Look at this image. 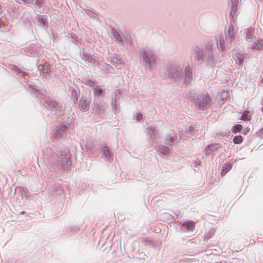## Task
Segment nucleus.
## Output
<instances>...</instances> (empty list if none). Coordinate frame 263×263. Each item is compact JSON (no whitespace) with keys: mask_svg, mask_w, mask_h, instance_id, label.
Segmentation results:
<instances>
[{"mask_svg":"<svg viewBox=\"0 0 263 263\" xmlns=\"http://www.w3.org/2000/svg\"><path fill=\"white\" fill-rule=\"evenodd\" d=\"M45 103L47 106V108L50 110H55L59 112L62 111V105H59L57 101L52 100L50 97L45 99Z\"/></svg>","mask_w":263,"mask_h":263,"instance_id":"423d86ee","label":"nucleus"},{"mask_svg":"<svg viewBox=\"0 0 263 263\" xmlns=\"http://www.w3.org/2000/svg\"><path fill=\"white\" fill-rule=\"evenodd\" d=\"M36 21L38 25L45 29L48 27V16L46 15L37 14L36 16Z\"/></svg>","mask_w":263,"mask_h":263,"instance_id":"9b49d317","label":"nucleus"},{"mask_svg":"<svg viewBox=\"0 0 263 263\" xmlns=\"http://www.w3.org/2000/svg\"><path fill=\"white\" fill-rule=\"evenodd\" d=\"M102 152L103 156L106 159V160H109L111 158V153L108 147L106 145H104L102 148Z\"/></svg>","mask_w":263,"mask_h":263,"instance_id":"cd10ccee","label":"nucleus"},{"mask_svg":"<svg viewBox=\"0 0 263 263\" xmlns=\"http://www.w3.org/2000/svg\"><path fill=\"white\" fill-rule=\"evenodd\" d=\"M7 12L13 19L17 18L20 14L18 8L16 7L8 8Z\"/></svg>","mask_w":263,"mask_h":263,"instance_id":"f3484780","label":"nucleus"},{"mask_svg":"<svg viewBox=\"0 0 263 263\" xmlns=\"http://www.w3.org/2000/svg\"><path fill=\"white\" fill-rule=\"evenodd\" d=\"M221 147V145L219 143H212L208 145L205 147V151L206 155L211 154L212 153L217 151Z\"/></svg>","mask_w":263,"mask_h":263,"instance_id":"4468645a","label":"nucleus"},{"mask_svg":"<svg viewBox=\"0 0 263 263\" xmlns=\"http://www.w3.org/2000/svg\"><path fill=\"white\" fill-rule=\"evenodd\" d=\"M166 74L164 79H169L175 83H179L183 78L184 73L182 68L177 65L171 64L166 66Z\"/></svg>","mask_w":263,"mask_h":263,"instance_id":"7ed1b4c3","label":"nucleus"},{"mask_svg":"<svg viewBox=\"0 0 263 263\" xmlns=\"http://www.w3.org/2000/svg\"><path fill=\"white\" fill-rule=\"evenodd\" d=\"M233 165L231 163H224L221 169V176H224L226 175V174L229 172L232 168Z\"/></svg>","mask_w":263,"mask_h":263,"instance_id":"b1692460","label":"nucleus"},{"mask_svg":"<svg viewBox=\"0 0 263 263\" xmlns=\"http://www.w3.org/2000/svg\"><path fill=\"white\" fill-rule=\"evenodd\" d=\"M111 33L114 36L115 39H116V41L118 42L121 45H123V41L121 37L120 33L118 32V31L114 28H111Z\"/></svg>","mask_w":263,"mask_h":263,"instance_id":"4be33fe9","label":"nucleus"},{"mask_svg":"<svg viewBox=\"0 0 263 263\" xmlns=\"http://www.w3.org/2000/svg\"><path fill=\"white\" fill-rule=\"evenodd\" d=\"M33 5L37 8L41 9L44 5V0H34Z\"/></svg>","mask_w":263,"mask_h":263,"instance_id":"e433bc0d","label":"nucleus"},{"mask_svg":"<svg viewBox=\"0 0 263 263\" xmlns=\"http://www.w3.org/2000/svg\"><path fill=\"white\" fill-rule=\"evenodd\" d=\"M84 51V48H82V50L80 51V54L82 60L85 62H88V63L92 64H95L96 63H98V61L93 58L91 54H87L85 52H82V51Z\"/></svg>","mask_w":263,"mask_h":263,"instance_id":"ddd939ff","label":"nucleus"},{"mask_svg":"<svg viewBox=\"0 0 263 263\" xmlns=\"http://www.w3.org/2000/svg\"><path fill=\"white\" fill-rule=\"evenodd\" d=\"M249 114V111H248V110L244 111L242 112L240 119L241 120H243V121H250L251 120V117Z\"/></svg>","mask_w":263,"mask_h":263,"instance_id":"2f4dec72","label":"nucleus"},{"mask_svg":"<svg viewBox=\"0 0 263 263\" xmlns=\"http://www.w3.org/2000/svg\"><path fill=\"white\" fill-rule=\"evenodd\" d=\"M69 90L71 91V96L70 98V100L73 102V106L74 105L76 104V103L78 101V92L75 89L71 88V87L69 88Z\"/></svg>","mask_w":263,"mask_h":263,"instance_id":"a878e982","label":"nucleus"},{"mask_svg":"<svg viewBox=\"0 0 263 263\" xmlns=\"http://www.w3.org/2000/svg\"><path fill=\"white\" fill-rule=\"evenodd\" d=\"M26 189L22 186L17 187L15 189L14 192L16 193L17 192H20L21 193V196H23V193L25 192Z\"/></svg>","mask_w":263,"mask_h":263,"instance_id":"a19ab883","label":"nucleus"},{"mask_svg":"<svg viewBox=\"0 0 263 263\" xmlns=\"http://www.w3.org/2000/svg\"><path fill=\"white\" fill-rule=\"evenodd\" d=\"M71 156L70 151L68 148H64L61 152L58 162L60 163L61 167L63 170L70 168L71 166Z\"/></svg>","mask_w":263,"mask_h":263,"instance_id":"39448f33","label":"nucleus"},{"mask_svg":"<svg viewBox=\"0 0 263 263\" xmlns=\"http://www.w3.org/2000/svg\"><path fill=\"white\" fill-rule=\"evenodd\" d=\"M38 70L40 72V76L43 78L47 79L49 78L51 74L50 66L49 64L46 62L44 65H42V69H39L38 67Z\"/></svg>","mask_w":263,"mask_h":263,"instance_id":"6e6552de","label":"nucleus"},{"mask_svg":"<svg viewBox=\"0 0 263 263\" xmlns=\"http://www.w3.org/2000/svg\"><path fill=\"white\" fill-rule=\"evenodd\" d=\"M243 141V137L241 135H237L235 136L233 139V141L235 144H240Z\"/></svg>","mask_w":263,"mask_h":263,"instance_id":"4c0bfd02","label":"nucleus"},{"mask_svg":"<svg viewBox=\"0 0 263 263\" xmlns=\"http://www.w3.org/2000/svg\"><path fill=\"white\" fill-rule=\"evenodd\" d=\"M261 83H263V78L261 79Z\"/></svg>","mask_w":263,"mask_h":263,"instance_id":"bf43d9fd","label":"nucleus"},{"mask_svg":"<svg viewBox=\"0 0 263 263\" xmlns=\"http://www.w3.org/2000/svg\"><path fill=\"white\" fill-rule=\"evenodd\" d=\"M244 56L241 53L236 55V63L239 66L242 67L243 63Z\"/></svg>","mask_w":263,"mask_h":263,"instance_id":"c85d7f7f","label":"nucleus"},{"mask_svg":"<svg viewBox=\"0 0 263 263\" xmlns=\"http://www.w3.org/2000/svg\"><path fill=\"white\" fill-rule=\"evenodd\" d=\"M67 128V127L65 124L60 125L59 127H57L54 133L55 138H59L61 137L63 133L65 132Z\"/></svg>","mask_w":263,"mask_h":263,"instance_id":"aec40b11","label":"nucleus"},{"mask_svg":"<svg viewBox=\"0 0 263 263\" xmlns=\"http://www.w3.org/2000/svg\"><path fill=\"white\" fill-rule=\"evenodd\" d=\"M219 45L220 48L222 51H224L225 50V46H224V40L223 39V37L222 36H220L219 37Z\"/></svg>","mask_w":263,"mask_h":263,"instance_id":"58836bf2","label":"nucleus"},{"mask_svg":"<svg viewBox=\"0 0 263 263\" xmlns=\"http://www.w3.org/2000/svg\"><path fill=\"white\" fill-rule=\"evenodd\" d=\"M228 96V91H223L221 94L222 99H223L224 97L225 98H226Z\"/></svg>","mask_w":263,"mask_h":263,"instance_id":"de8ad7c7","label":"nucleus"},{"mask_svg":"<svg viewBox=\"0 0 263 263\" xmlns=\"http://www.w3.org/2000/svg\"><path fill=\"white\" fill-rule=\"evenodd\" d=\"M85 84L89 86H92L93 85H94L95 82L89 79H87L86 80Z\"/></svg>","mask_w":263,"mask_h":263,"instance_id":"c03bdc74","label":"nucleus"},{"mask_svg":"<svg viewBox=\"0 0 263 263\" xmlns=\"http://www.w3.org/2000/svg\"><path fill=\"white\" fill-rule=\"evenodd\" d=\"M261 111L263 112V106L261 108Z\"/></svg>","mask_w":263,"mask_h":263,"instance_id":"052dcab7","label":"nucleus"},{"mask_svg":"<svg viewBox=\"0 0 263 263\" xmlns=\"http://www.w3.org/2000/svg\"><path fill=\"white\" fill-rule=\"evenodd\" d=\"M193 80V70L190 65H187L184 69V83L187 86Z\"/></svg>","mask_w":263,"mask_h":263,"instance_id":"1a4fd4ad","label":"nucleus"},{"mask_svg":"<svg viewBox=\"0 0 263 263\" xmlns=\"http://www.w3.org/2000/svg\"><path fill=\"white\" fill-rule=\"evenodd\" d=\"M12 69L17 73L21 74V76L22 77H24L27 74L26 72L22 71L17 66L13 65Z\"/></svg>","mask_w":263,"mask_h":263,"instance_id":"c9c22d12","label":"nucleus"},{"mask_svg":"<svg viewBox=\"0 0 263 263\" xmlns=\"http://www.w3.org/2000/svg\"><path fill=\"white\" fill-rule=\"evenodd\" d=\"M253 48L257 50L263 49V41L259 40L257 41V42H254L253 44Z\"/></svg>","mask_w":263,"mask_h":263,"instance_id":"c756f323","label":"nucleus"},{"mask_svg":"<svg viewBox=\"0 0 263 263\" xmlns=\"http://www.w3.org/2000/svg\"><path fill=\"white\" fill-rule=\"evenodd\" d=\"M249 130H250L249 128L248 127H247V128H245V129L243 130V132H242V134H243V135H247V134L249 133Z\"/></svg>","mask_w":263,"mask_h":263,"instance_id":"3c124183","label":"nucleus"},{"mask_svg":"<svg viewBox=\"0 0 263 263\" xmlns=\"http://www.w3.org/2000/svg\"><path fill=\"white\" fill-rule=\"evenodd\" d=\"M100 68L101 69V72H103L104 73L114 74L116 72L114 67H112L109 64L106 63L101 64Z\"/></svg>","mask_w":263,"mask_h":263,"instance_id":"2eb2a0df","label":"nucleus"},{"mask_svg":"<svg viewBox=\"0 0 263 263\" xmlns=\"http://www.w3.org/2000/svg\"><path fill=\"white\" fill-rule=\"evenodd\" d=\"M94 95L97 97H102L104 95V92L99 86H97L93 90Z\"/></svg>","mask_w":263,"mask_h":263,"instance_id":"7c9ffc66","label":"nucleus"},{"mask_svg":"<svg viewBox=\"0 0 263 263\" xmlns=\"http://www.w3.org/2000/svg\"><path fill=\"white\" fill-rule=\"evenodd\" d=\"M139 58L142 62L143 65L149 70H152V66L157 61V55L151 50L141 49L139 50Z\"/></svg>","mask_w":263,"mask_h":263,"instance_id":"20e7f679","label":"nucleus"},{"mask_svg":"<svg viewBox=\"0 0 263 263\" xmlns=\"http://www.w3.org/2000/svg\"><path fill=\"white\" fill-rule=\"evenodd\" d=\"M254 32V29L252 28H249L246 31V39L251 40L253 37V33Z\"/></svg>","mask_w":263,"mask_h":263,"instance_id":"72a5a7b5","label":"nucleus"},{"mask_svg":"<svg viewBox=\"0 0 263 263\" xmlns=\"http://www.w3.org/2000/svg\"><path fill=\"white\" fill-rule=\"evenodd\" d=\"M194 127L192 125H191L189 127V128L187 129V132L192 135L194 134Z\"/></svg>","mask_w":263,"mask_h":263,"instance_id":"a18cd8bd","label":"nucleus"},{"mask_svg":"<svg viewBox=\"0 0 263 263\" xmlns=\"http://www.w3.org/2000/svg\"><path fill=\"white\" fill-rule=\"evenodd\" d=\"M182 226L186 229L187 231H193L195 229V223L193 221L189 220L183 222Z\"/></svg>","mask_w":263,"mask_h":263,"instance_id":"bb28decb","label":"nucleus"},{"mask_svg":"<svg viewBox=\"0 0 263 263\" xmlns=\"http://www.w3.org/2000/svg\"><path fill=\"white\" fill-rule=\"evenodd\" d=\"M156 150L160 154L164 155H168L170 152V148L164 145H159L157 147Z\"/></svg>","mask_w":263,"mask_h":263,"instance_id":"5701e85b","label":"nucleus"},{"mask_svg":"<svg viewBox=\"0 0 263 263\" xmlns=\"http://www.w3.org/2000/svg\"><path fill=\"white\" fill-rule=\"evenodd\" d=\"M257 135L260 138L263 137V127L261 129L258 130V131L257 132Z\"/></svg>","mask_w":263,"mask_h":263,"instance_id":"49530a36","label":"nucleus"},{"mask_svg":"<svg viewBox=\"0 0 263 263\" xmlns=\"http://www.w3.org/2000/svg\"><path fill=\"white\" fill-rule=\"evenodd\" d=\"M116 91V92H120V91H119V90L118 89H117Z\"/></svg>","mask_w":263,"mask_h":263,"instance_id":"13d9d810","label":"nucleus"},{"mask_svg":"<svg viewBox=\"0 0 263 263\" xmlns=\"http://www.w3.org/2000/svg\"><path fill=\"white\" fill-rule=\"evenodd\" d=\"M2 6L0 5V14H2Z\"/></svg>","mask_w":263,"mask_h":263,"instance_id":"864d4df0","label":"nucleus"},{"mask_svg":"<svg viewBox=\"0 0 263 263\" xmlns=\"http://www.w3.org/2000/svg\"><path fill=\"white\" fill-rule=\"evenodd\" d=\"M242 129V125L240 124H237L234 125L231 128V131L233 133H239Z\"/></svg>","mask_w":263,"mask_h":263,"instance_id":"f704fd0d","label":"nucleus"},{"mask_svg":"<svg viewBox=\"0 0 263 263\" xmlns=\"http://www.w3.org/2000/svg\"><path fill=\"white\" fill-rule=\"evenodd\" d=\"M70 37L72 39L71 42L80 48L82 45V39L79 37V36L74 33L70 34Z\"/></svg>","mask_w":263,"mask_h":263,"instance_id":"6ab92c4d","label":"nucleus"},{"mask_svg":"<svg viewBox=\"0 0 263 263\" xmlns=\"http://www.w3.org/2000/svg\"><path fill=\"white\" fill-rule=\"evenodd\" d=\"M79 229L78 227L71 226L69 228V231L71 234H74L78 232Z\"/></svg>","mask_w":263,"mask_h":263,"instance_id":"79ce46f5","label":"nucleus"},{"mask_svg":"<svg viewBox=\"0 0 263 263\" xmlns=\"http://www.w3.org/2000/svg\"><path fill=\"white\" fill-rule=\"evenodd\" d=\"M177 139V135L173 130H170L165 137V143L168 146L174 145V143Z\"/></svg>","mask_w":263,"mask_h":263,"instance_id":"9d476101","label":"nucleus"},{"mask_svg":"<svg viewBox=\"0 0 263 263\" xmlns=\"http://www.w3.org/2000/svg\"><path fill=\"white\" fill-rule=\"evenodd\" d=\"M213 48V44L211 41L208 42L203 49L198 46L193 47L192 54L194 60L200 64L205 63L208 67H215L217 60L214 58Z\"/></svg>","mask_w":263,"mask_h":263,"instance_id":"f257e3e1","label":"nucleus"},{"mask_svg":"<svg viewBox=\"0 0 263 263\" xmlns=\"http://www.w3.org/2000/svg\"><path fill=\"white\" fill-rule=\"evenodd\" d=\"M235 36V33L234 32V26L231 25L228 27V32L226 33V37L227 40H229L230 42L231 43Z\"/></svg>","mask_w":263,"mask_h":263,"instance_id":"a211bd4d","label":"nucleus"},{"mask_svg":"<svg viewBox=\"0 0 263 263\" xmlns=\"http://www.w3.org/2000/svg\"><path fill=\"white\" fill-rule=\"evenodd\" d=\"M146 132L148 133V135L151 137H153V135H155V129L154 127H148L146 128Z\"/></svg>","mask_w":263,"mask_h":263,"instance_id":"ea45409f","label":"nucleus"},{"mask_svg":"<svg viewBox=\"0 0 263 263\" xmlns=\"http://www.w3.org/2000/svg\"><path fill=\"white\" fill-rule=\"evenodd\" d=\"M238 2V0H231V6L230 14L232 17H233L234 15L236 12Z\"/></svg>","mask_w":263,"mask_h":263,"instance_id":"393cba45","label":"nucleus"},{"mask_svg":"<svg viewBox=\"0 0 263 263\" xmlns=\"http://www.w3.org/2000/svg\"><path fill=\"white\" fill-rule=\"evenodd\" d=\"M212 235H213V234H211L210 233H208V234H206L205 237H206V239H209V238L212 237Z\"/></svg>","mask_w":263,"mask_h":263,"instance_id":"603ef678","label":"nucleus"},{"mask_svg":"<svg viewBox=\"0 0 263 263\" xmlns=\"http://www.w3.org/2000/svg\"><path fill=\"white\" fill-rule=\"evenodd\" d=\"M142 118V115L141 114H138L136 116V119L137 121H140Z\"/></svg>","mask_w":263,"mask_h":263,"instance_id":"8fccbe9b","label":"nucleus"},{"mask_svg":"<svg viewBox=\"0 0 263 263\" xmlns=\"http://www.w3.org/2000/svg\"><path fill=\"white\" fill-rule=\"evenodd\" d=\"M216 45H217V46L218 47V41L217 40L216 41Z\"/></svg>","mask_w":263,"mask_h":263,"instance_id":"6e6d98bb","label":"nucleus"},{"mask_svg":"<svg viewBox=\"0 0 263 263\" xmlns=\"http://www.w3.org/2000/svg\"><path fill=\"white\" fill-rule=\"evenodd\" d=\"M107 107V105L102 100L99 101V103H93L92 110L96 114L101 115L104 113Z\"/></svg>","mask_w":263,"mask_h":263,"instance_id":"0eeeda50","label":"nucleus"},{"mask_svg":"<svg viewBox=\"0 0 263 263\" xmlns=\"http://www.w3.org/2000/svg\"><path fill=\"white\" fill-rule=\"evenodd\" d=\"M50 190L56 195H61L63 193V190L59 184H52L50 187Z\"/></svg>","mask_w":263,"mask_h":263,"instance_id":"412c9836","label":"nucleus"},{"mask_svg":"<svg viewBox=\"0 0 263 263\" xmlns=\"http://www.w3.org/2000/svg\"><path fill=\"white\" fill-rule=\"evenodd\" d=\"M218 263H227V262H222V261H220V262H218Z\"/></svg>","mask_w":263,"mask_h":263,"instance_id":"4d7b16f0","label":"nucleus"},{"mask_svg":"<svg viewBox=\"0 0 263 263\" xmlns=\"http://www.w3.org/2000/svg\"><path fill=\"white\" fill-rule=\"evenodd\" d=\"M188 97L190 101L199 110H206L211 105L212 99L207 92L198 93L192 91L189 93Z\"/></svg>","mask_w":263,"mask_h":263,"instance_id":"f03ea898","label":"nucleus"},{"mask_svg":"<svg viewBox=\"0 0 263 263\" xmlns=\"http://www.w3.org/2000/svg\"><path fill=\"white\" fill-rule=\"evenodd\" d=\"M39 47L35 45H29L26 47V51L28 52L27 55L30 57H35L38 53Z\"/></svg>","mask_w":263,"mask_h":263,"instance_id":"dca6fc26","label":"nucleus"},{"mask_svg":"<svg viewBox=\"0 0 263 263\" xmlns=\"http://www.w3.org/2000/svg\"><path fill=\"white\" fill-rule=\"evenodd\" d=\"M111 106L113 109L115 110L117 109V94L116 95L115 101L114 102L113 100L111 101Z\"/></svg>","mask_w":263,"mask_h":263,"instance_id":"37998d69","label":"nucleus"},{"mask_svg":"<svg viewBox=\"0 0 263 263\" xmlns=\"http://www.w3.org/2000/svg\"><path fill=\"white\" fill-rule=\"evenodd\" d=\"M110 59V62L116 66L121 64L122 59L117 55L113 56L111 57Z\"/></svg>","mask_w":263,"mask_h":263,"instance_id":"473e14b6","label":"nucleus"},{"mask_svg":"<svg viewBox=\"0 0 263 263\" xmlns=\"http://www.w3.org/2000/svg\"><path fill=\"white\" fill-rule=\"evenodd\" d=\"M66 122H67V124H69L70 123V121H68V119H67V120H66Z\"/></svg>","mask_w":263,"mask_h":263,"instance_id":"5fc2aeb1","label":"nucleus"},{"mask_svg":"<svg viewBox=\"0 0 263 263\" xmlns=\"http://www.w3.org/2000/svg\"><path fill=\"white\" fill-rule=\"evenodd\" d=\"M22 1L25 3L31 4H33L34 0H22Z\"/></svg>","mask_w":263,"mask_h":263,"instance_id":"09e8293b","label":"nucleus"},{"mask_svg":"<svg viewBox=\"0 0 263 263\" xmlns=\"http://www.w3.org/2000/svg\"><path fill=\"white\" fill-rule=\"evenodd\" d=\"M90 101L86 97H82L79 104V107L81 111L85 112L89 110Z\"/></svg>","mask_w":263,"mask_h":263,"instance_id":"f8f14e48","label":"nucleus"}]
</instances>
